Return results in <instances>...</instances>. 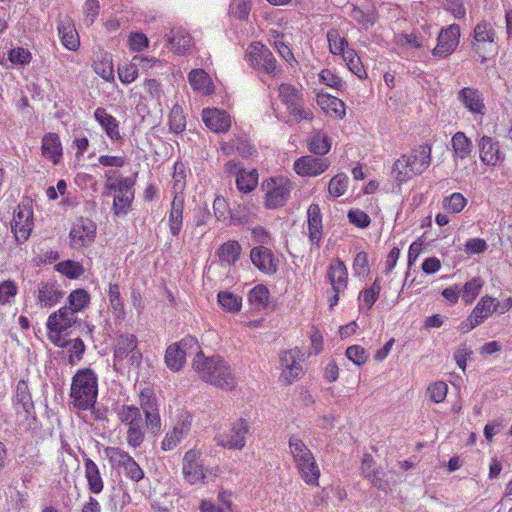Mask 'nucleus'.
<instances>
[{
  "mask_svg": "<svg viewBox=\"0 0 512 512\" xmlns=\"http://www.w3.org/2000/svg\"><path fill=\"white\" fill-rule=\"evenodd\" d=\"M192 366L199 377L207 383L225 390H232L236 385L229 366L219 356L205 357L203 352H198Z\"/></svg>",
  "mask_w": 512,
  "mask_h": 512,
  "instance_id": "obj_1",
  "label": "nucleus"
},
{
  "mask_svg": "<svg viewBox=\"0 0 512 512\" xmlns=\"http://www.w3.org/2000/svg\"><path fill=\"white\" fill-rule=\"evenodd\" d=\"M431 147L419 145L397 159L392 167V177L403 184L416 175L422 174L431 164Z\"/></svg>",
  "mask_w": 512,
  "mask_h": 512,
  "instance_id": "obj_2",
  "label": "nucleus"
},
{
  "mask_svg": "<svg viewBox=\"0 0 512 512\" xmlns=\"http://www.w3.org/2000/svg\"><path fill=\"white\" fill-rule=\"evenodd\" d=\"M98 396V377L90 368H83L72 378L71 403L78 410L87 411L94 407Z\"/></svg>",
  "mask_w": 512,
  "mask_h": 512,
  "instance_id": "obj_3",
  "label": "nucleus"
},
{
  "mask_svg": "<svg viewBox=\"0 0 512 512\" xmlns=\"http://www.w3.org/2000/svg\"><path fill=\"white\" fill-rule=\"evenodd\" d=\"M289 448L303 481L308 485H318L320 469L311 450L296 435L289 438Z\"/></svg>",
  "mask_w": 512,
  "mask_h": 512,
  "instance_id": "obj_4",
  "label": "nucleus"
},
{
  "mask_svg": "<svg viewBox=\"0 0 512 512\" xmlns=\"http://www.w3.org/2000/svg\"><path fill=\"white\" fill-rule=\"evenodd\" d=\"M120 422L128 427L126 440L130 447H139L145 439L146 421L141 410L134 405H122L117 413Z\"/></svg>",
  "mask_w": 512,
  "mask_h": 512,
  "instance_id": "obj_5",
  "label": "nucleus"
},
{
  "mask_svg": "<svg viewBox=\"0 0 512 512\" xmlns=\"http://www.w3.org/2000/svg\"><path fill=\"white\" fill-rule=\"evenodd\" d=\"M279 98L295 122L311 120L313 114L304 108L302 94L291 84L283 83L278 88Z\"/></svg>",
  "mask_w": 512,
  "mask_h": 512,
  "instance_id": "obj_6",
  "label": "nucleus"
},
{
  "mask_svg": "<svg viewBox=\"0 0 512 512\" xmlns=\"http://www.w3.org/2000/svg\"><path fill=\"white\" fill-rule=\"evenodd\" d=\"M266 194L265 205L269 209L284 206L290 198L293 183L285 177H275L263 183Z\"/></svg>",
  "mask_w": 512,
  "mask_h": 512,
  "instance_id": "obj_7",
  "label": "nucleus"
},
{
  "mask_svg": "<svg viewBox=\"0 0 512 512\" xmlns=\"http://www.w3.org/2000/svg\"><path fill=\"white\" fill-rule=\"evenodd\" d=\"M495 30L491 23L482 21L474 28L472 50L479 56L481 63L487 60V56L496 52Z\"/></svg>",
  "mask_w": 512,
  "mask_h": 512,
  "instance_id": "obj_8",
  "label": "nucleus"
},
{
  "mask_svg": "<svg viewBox=\"0 0 512 512\" xmlns=\"http://www.w3.org/2000/svg\"><path fill=\"white\" fill-rule=\"evenodd\" d=\"M279 361L282 369L280 381L283 384L290 385L300 378L303 373L302 363L304 361V354L298 348L281 352Z\"/></svg>",
  "mask_w": 512,
  "mask_h": 512,
  "instance_id": "obj_9",
  "label": "nucleus"
},
{
  "mask_svg": "<svg viewBox=\"0 0 512 512\" xmlns=\"http://www.w3.org/2000/svg\"><path fill=\"white\" fill-rule=\"evenodd\" d=\"M182 473L185 481L191 485L205 482L206 471L202 454L199 450L190 449L184 454L182 459Z\"/></svg>",
  "mask_w": 512,
  "mask_h": 512,
  "instance_id": "obj_10",
  "label": "nucleus"
},
{
  "mask_svg": "<svg viewBox=\"0 0 512 512\" xmlns=\"http://www.w3.org/2000/svg\"><path fill=\"white\" fill-rule=\"evenodd\" d=\"M105 453L111 462L124 469L125 475L133 482L144 478V471L128 452L119 447H107Z\"/></svg>",
  "mask_w": 512,
  "mask_h": 512,
  "instance_id": "obj_11",
  "label": "nucleus"
},
{
  "mask_svg": "<svg viewBox=\"0 0 512 512\" xmlns=\"http://www.w3.org/2000/svg\"><path fill=\"white\" fill-rule=\"evenodd\" d=\"M248 56L252 66L263 70L269 75L275 76L280 71L273 53L259 42L250 45Z\"/></svg>",
  "mask_w": 512,
  "mask_h": 512,
  "instance_id": "obj_12",
  "label": "nucleus"
},
{
  "mask_svg": "<svg viewBox=\"0 0 512 512\" xmlns=\"http://www.w3.org/2000/svg\"><path fill=\"white\" fill-rule=\"evenodd\" d=\"M96 235V224L88 218L77 219L69 233L73 248L79 249L93 243Z\"/></svg>",
  "mask_w": 512,
  "mask_h": 512,
  "instance_id": "obj_13",
  "label": "nucleus"
},
{
  "mask_svg": "<svg viewBox=\"0 0 512 512\" xmlns=\"http://www.w3.org/2000/svg\"><path fill=\"white\" fill-rule=\"evenodd\" d=\"M460 27L457 24H451L442 29L437 38V45L432 50V55L438 58H445L451 55L459 44Z\"/></svg>",
  "mask_w": 512,
  "mask_h": 512,
  "instance_id": "obj_14",
  "label": "nucleus"
},
{
  "mask_svg": "<svg viewBox=\"0 0 512 512\" xmlns=\"http://www.w3.org/2000/svg\"><path fill=\"white\" fill-rule=\"evenodd\" d=\"M140 407L146 419V427L156 434L161 428V419L158 413L156 398L152 390L144 389L139 395Z\"/></svg>",
  "mask_w": 512,
  "mask_h": 512,
  "instance_id": "obj_15",
  "label": "nucleus"
},
{
  "mask_svg": "<svg viewBox=\"0 0 512 512\" xmlns=\"http://www.w3.org/2000/svg\"><path fill=\"white\" fill-rule=\"evenodd\" d=\"M32 217V210L25 205H19L15 210L11 229L17 242L23 243L29 238L33 225Z\"/></svg>",
  "mask_w": 512,
  "mask_h": 512,
  "instance_id": "obj_16",
  "label": "nucleus"
},
{
  "mask_svg": "<svg viewBox=\"0 0 512 512\" xmlns=\"http://www.w3.org/2000/svg\"><path fill=\"white\" fill-rule=\"evenodd\" d=\"M249 432L248 422L241 418L234 423L227 435H219L217 444L228 449H242L246 443V435Z\"/></svg>",
  "mask_w": 512,
  "mask_h": 512,
  "instance_id": "obj_17",
  "label": "nucleus"
},
{
  "mask_svg": "<svg viewBox=\"0 0 512 512\" xmlns=\"http://www.w3.org/2000/svg\"><path fill=\"white\" fill-rule=\"evenodd\" d=\"M480 160L485 165L495 166L505 160V154L500 150L499 141L483 135L478 141Z\"/></svg>",
  "mask_w": 512,
  "mask_h": 512,
  "instance_id": "obj_18",
  "label": "nucleus"
},
{
  "mask_svg": "<svg viewBox=\"0 0 512 512\" xmlns=\"http://www.w3.org/2000/svg\"><path fill=\"white\" fill-rule=\"evenodd\" d=\"M191 416L188 413H182L172 431L167 433L161 445L164 451L174 449L190 432Z\"/></svg>",
  "mask_w": 512,
  "mask_h": 512,
  "instance_id": "obj_19",
  "label": "nucleus"
},
{
  "mask_svg": "<svg viewBox=\"0 0 512 512\" xmlns=\"http://www.w3.org/2000/svg\"><path fill=\"white\" fill-rule=\"evenodd\" d=\"M330 166L327 158L302 156L294 162V170L300 176H317L325 172Z\"/></svg>",
  "mask_w": 512,
  "mask_h": 512,
  "instance_id": "obj_20",
  "label": "nucleus"
},
{
  "mask_svg": "<svg viewBox=\"0 0 512 512\" xmlns=\"http://www.w3.org/2000/svg\"><path fill=\"white\" fill-rule=\"evenodd\" d=\"M250 258L252 263L266 274H274L278 269L277 260L270 249L264 246L254 247L251 250Z\"/></svg>",
  "mask_w": 512,
  "mask_h": 512,
  "instance_id": "obj_21",
  "label": "nucleus"
},
{
  "mask_svg": "<svg viewBox=\"0 0 512 512\" xmlns=\"http://www.w3.org/2000/svg\"><path fill=\"white\" fill-rule=\"evenodd\" d=\"M459 102L473 114H485L484 98L478 89L465 87L457 93Z\"/></svg>",
  "mask_w": 512,
  "mask_h": 512,
  "instance_id": "obj_22",
  "label": "nucleus"
},
{
  "mask_svg": "<svg viewBox=\"0 0 512 512\" xmlns=\"http://www.w3.org/2000/svg\"><path fill=\"white\" fill-rule=\"evenodd\" d=\"M202 119L205 125L215 133H224L231 127V117L224 110L205 109Z\"/></svg>",
  "mask_w": 512,
  "mask_h": 512,
  "instance_id": "obj_23",
  "label": "nucleus"
},
{
  "mask_svg": "<svg viewBox=\"0 0 512 512\" xmlns=\"http://www.w3.org/2000/svg\"><path fill=\"white\" fill-rule=\"evenodd\" d=\"M77 321L76 313L66 306L52 313L47 320V327H52L57 332H65Z\"/></svg>",
  "mask_w": 512,
  "mask_h": 512,
  "instance_id": "obj_24",
  "label": "nucleus"
},
{
  "mask_svg": "<svg viewBox=\"0 0 512 512\" xmlns=\"http://www.w3.org/2000/svg\"><path fill=\"white\" fill-rule=\"evenodd\" d=\"M348 273L344 262L337 259L333 261L327 273V277L334 292H343L347 286Z\"/></svg>",
  "mask_w": 512,
  "mask_h": 512,
  "instance_id": "obj_25",
  "label": "nucleus"
},
{
  "mask_svg": "<svg viewBox=\"0 0 512 512\" xmlns=\"http://www.w3.org/2000/svg\"><path fill=\"white\" fill-rule=\"evenodd\" d=\"M309 239L319 247L322 237V215L318 204H311L307 211Z\"/></svg>",
  "mask_w": 512,
  "mask_h": 512,
  "instance_id": "obj_26",
  "label": "nucleus"
},
{
  "mask_svg": "<svg viewBox=\"0 0 512 512\" xmlns=\"http://www.w3.org/2000/svg\"><path fill=\"white\" fill-rule=\"evenodd\" d=\"M63 297V292L54 282H42L38 286L37 300L43 307L56 305Z\"/></svg>",
  "mask_w": 512,
  "mask_h": 512,
  "instance_id": "obj_27",
  "label": "nucleus"
},
{
  "mask_svg": "<svg viewBox=\"0 0 512 512\" xmlns=\"http://www.w3.org/2000/svg\"><path fill=\"white\" fill-rule=\"evenodd\" d=\"M85 478L88 489L93 494H99L103 491L104 482L98 465L90 458H84Z\"/></svg>",
  "mask_w": 512,
  "mask_h": 512,
  "instance_id": "obj_28",
  "label": "nucleus"
},
{
  "mask_svg": "<svg viewBox=\"0 0 512 512\" xmlns=\"http://www.w3.org/2000/svg\"><path fill=\"white\" fill-rule=\"evenodd\" d=\"M58 32L62 44L68 50L75 51L78 49L80 44L79 36L71 19L65 18L61 20L58 24Z\"/></svg>",
  "mask_w": 512,
  "mask_h": 512,
  "instance_id": "obj_29",
  "label": "nucleus"
},
{
  "mask_svg": "<svg viewBox=\"0 0 512 512\" xmlns=\"http://www.w3.org/2000/svg\"><path fill=\"white\" fill-rule=\"evenodd\" d=\"M183 209V196H174V199L171 203L168 222L170 233L175 237L179 235L183 226Z\"/></svg>",
  "mask_w": 512,
  "mask_h": 512,
  "instance_id": "obj_30",
  "label": "nucleus"
},
{
  "mask_svg": "<svg viewBox=\"0 0 512 512\" xmlns=\"http://www.w3.org/2000/svg\"><path fill=\"white\" fill-rule=\"evenodd\" d=\"M171 49L177 54L187 53L192 45V38L189 33L182 28H173L168 37Z\"/></svg>",
  "mask_w": 512,
  "mask_h": 512,
  "instance_id": "obj_31",
  "label": "nucleus"
},
{
  "mask_svg": "<svg viewBox=\"0 0 512 512\" xmlns=\"http://www.w3.org/2000/svg\"><path fill=\"white\" fill-rule=\"evenodd\" d=\"M498 302L495 298L485 296L477 303L471 312V318L474 320L473 324H481L491 316L497 309Z\"/></svg>",
  "mask_w": 512,
  "mask_h": 512,
  "instance_id": "obj_32",
  "label": "nucleus"
},
{
  "mask_svg": "<svg viewBox=\"0 0 512 512\" xmlns=\"http://www.w3.org/2000/svg\"><path fill=\"white\" fill-rule=\"evenodd\" d=\"M94 117L110 139L118 140L121 138L116 118L108 114L104 108L98 107L94 112Z\"/></svg>",
  "mask_w": 512,
  "mask_h": 512,
  "instance_id": "obj_33",
  "label": "nucleus"
},
{
  "mask_svg": "<svg viewBox=\"0 0 512 512\" xmlns=\"http://www.w3.org/2000/svg\"><path fill=\"white\" fill-rule=\"evenodd\" d=\"M43 155L57 164L62 155V148L59 137L55 133H48L42 139Z\"/></svg>",
  "mask_w": 512,
  "mask_h": 512,
  "instance_id": "obj_34",
  "label": "nucleus"
},
{
  "mask_svg": "<svg viewBox=\"0 0 512 512\" xmlns=\"http://www.w3.org/2000/svg\"><path fill=\"white\" fill-rule=\"evenodd\" d=\"M147 58L135 56L129 63H124L118 67V76L123 84H130L138 77V66L140 63L149 62Z\"/></svg>",
  "mask_w": 512,
  "mask_h": 512,
  "instance_id": "obj_35",
  "label": "nucleus"
},
{
  "mask_svg": "<svg viewBox=\"0 0 512 512\" xmlns=\"http://www.w3.org/2000/svg\"><path fill=\"white\" fill-rule=\"evenodd\" d=\"M309 151L315 155H325L331 148L330 138L322 131L311 133L308 142Z\"/></svg>",
  "mask_w": 512,
  "mask_h": 512,
  "instance_id": "obj_36",
  "label": "nucleus"
},
{
  "mask_svg": "<svg viewBox=\"0 0 512 512\" xmlns=\"http://www.w3.org/2000/svg\"><path fill=\"white\" fill-rule=\"evenodd\" d=\"M137 348V338L133 334L121 335L114 351L116 360L126 359Z\"/></svg>",
  "mask_w": 512,
  "mask_h": 512,
  "instance_id": "obj_37",
  "label": "nucleus"
},
{
  "mask_svg": "<svg viewBox=\"0 0 512 512\" xmlns=\"http://www.w3.org/2000/svg\"><path fill=\"white\" fill-rule=\"evenodd\" d=\"M427 39L420 31L413 30L411 33H403L396 37L397 45L419 49L427 45Z\"/></svg>",
  "mask_w": 512,
  "mask_h": 512,
  "instance_id": "obj_38",
  "label": "nucleus"
},
{
  "mask_svg": "<svg viewBox=\"0 0 512 512\" xmlns=\"http://www.w3.org/2000/svg\"><path fill=\"white\" fill-rule=\"evenodd\" d=\"M452 147L455 155L464 159L472 152L473 144L463 132H456L452 137Z\"/></svg>",
  "mask_w": 512,
  "mask_h": 512,
  "instance_id": "obj_39",
  "label": "nucleus"
},
{
  "mask_svg": "<svg viewBox=\"0 0 512 512\" xmlns=\"http://www.w3.org/2000/svg\"><path fill=\"white\" fill-rule=\"evenodd\" d=\"M241 253V246L237 241L231 240L220 246L218 249V256L221 261L228 264L235 263Z\"/></svg>",
  "mask_w": 512,
  "mask_h": 512,
  "instance_id": "obj_40",
  "label": "nucleus"
},
{
  "mask_svg": "<svg viewBox=\"0 0 512 512\" xmlns=\"http://www.w3.org/2000/svg\"><path fill=\"white\" fill-rule=\"evenodd\" d=\"M186 356L176 344L170 345L165 353V363L167 367L173 371H179L184 363Z\"/></svg>",
  "mask_w": 512,
  "mask_h": 512,
  "instance_id": "obj_41",
  "label": "nucleus"
},
{
  "mask_svg": "<svg viewBox=\"0 0 512 512\" xmlns=\"http://www.w3.org/2000/svg\"><path fill=\"white\" fill-rule=\"evenodd\" d=\"M258 183V174L255 170L246 172L240 170L237 173L236 185L239 191L248 193L256 188Z\"/></svg>",
  "mask_w": 512,
  "mask_h": 512,
  "instance_id": "obj_42",
  "label": "nucleus"
},
{
  "mask_svg": "<svg viewBox=\"0 0 512 512\" xmlns=\"http://www.w3.org/2000/svg\"><path fill=\"white\" fill-rule=\"evenodd\" d=\"M90 302V295L85 289H77L70 293L68 296L67 308L73 310L74 313L82 311L88 306Z\"/></svg>",
  "mask_w": 512,
  "mask_h": 512,
  "instance_id": "obj_43",
  "label": "nucleus"
},
{
  "mask_svg": "<svg viewBox=\"0 0 512 512\" xmlns=\"http://www.w3.org/2000/svg\"><path fill=\"white\" fill-rule=\"evenodd\" d=\"M373 462L374 461H373L372 455L364 454L362 463H361L362 473H363L364 477L369 479L375 487H377L379 489H385V483L378 476L379 472L376 470H371Z\"/></svg>",
  "mask_w": 512,
  "mask_h": 512,
  "instance_id": "obj_44",
  "label": "nucleus"
},
{
  "mask_svg": "<svg viewBox=\"0 0 512 512\" xmlns=\"http://www.w3.org/2000/svg\"><path fill=\"white\" fill-rule=\"evenodd\" d=\"M329 50L334 55H342L349 50L348 41L342 37L338 30L331 29L327 32Z\"/></svg>",
  "mask_w": 512,
  "mask_h": 512,
  "instance_id": "obj_45",
  "label": "nucleus"
},
{
  "mask_svg": "<svg viewBox=\"0 0 512 512\" xmlns=\"http://www.w3.org/2000/svg\"><path fill=\"white\" fill-rule=\"evenodd\" d=\"M269 298V290L266 286L259 284L252 288L248 294V301L257 310L266 307Z\"/></svg>",
  "mask_w": 512,
  "mask_h": 512,
  "instance_id": "obj_46",
  "label": "nucleus"
},
{
  "mask_svg": "<svg viewBox=\"0 0 512 512\" xmlns=\"http://www.w3.org/2000/svg\"><path fill=\"white\" fill-rule=\"evenodd\" d=\"M218 303L228 312H239L242 306V298L229 291L218 293Z\"/></svg>",
  "mask_w": 512,
  "mask_h": 512,
  "instance_id": "obj_47",
  "label": "nucleus"
},
{
  "mask_svg": "<svg viewBox=\"0 0 512 512\" xmlns=\"http://www.w3.org/2000/svg\"><path fill=\"white\" fill-rule=\"evenodd\" d=\"M344 61L346 62L349 70L359 78L366 76V71L361 63L360 57L356 54L355 50L349 49L342 54Z\"/></svg>",
  "mask_w": 512,
  "mask_h": 512,
  "instance_id": "obj_48",
  "label": "nucleus"
},
{
  "mask_svg": "<svg viewBox=\"0 0 512 512\" xmlns=\"http://www.w3.org/2000/svg\"><path fill=\"white\" fill-rule=\"evenodd\" d=\"M169 128L173 133L179 134L186 128V119L179 105H174L169 114Z\"/></svg>",
  "mask_w": 512,
  "mask_h": 512,
  "instance_id": "obj_49",
  "label": "nucleus"
},
{
  "mask_svg": "<svg viewBox=\"0 0 512 512\" xmlns=\"http://www.w3.org/2000/svg\"><path fill=\"white\" fill-rule=\"evenodd\" d=\"M56 270L70 279L79 278L84 273L83 266L75 261H62L55 266Z\"/></svg>",
  "mask_w": 512,
  "mask_h": 512,
  "instance_id": "obj_50",
  "label": "nucleus"
},
{
  "mask_svg": "<svg viewBox=\"0 0 512 512\" xmlns=\"http://www.w3.org/2000/svg\"><path fill=\"white\" fill-rule=\"evenodd\" d=\"M110 305L117 317H123L125 314L124 303L120 295L119 285L116 283L109 284L108 290Z\"/></svg>",
  "mask_w": 512,
  "mask_h": 512,
  "instance_id": "obj_51",
  "label": "nucleus"
},
{
  "mask_svg": "<svg viewBox=\"0 0 512 512\" xmlns=\"http://www.w3.org/2000/svg\"><path fill=\"white\" fill-rule=\"evenodd\" d=\"M173 193L174 196H183V190L186 185V172L185 166L182 162H176L174 165L173 173Z\"/></svg>",
  "mask_w": 512,
  "mask_h": 512,
  "instance_id": "obj_52",
  "label": "nucleus"
},
{
  "mask_svg": "<svg viewBox=\"0 0 512 512\" xmlns=\"http://www.w3.org/2000/svg\"><path fill=\"white\" fill-rule=\"evenodd\" d=\"M466 205L467 199L459 192H455L443 200L444 209L454 214L460 213Z\"/></svg>",
  "mask_w": 512,
  "mask_h": 512,
  "instance_id": "obj_53",
  "label": "nucleus"
},
{
  "mask_svg": "<svg viewBox=\"0 0 512 512\" xmlns=\"http://www.w3.org/2000/svg\"><path fill=\"white\" fill-rule=\"evenodd\" d=\"M348 186V177L344 173L335 175L329 182L328 192L334 197H340L344 195Z\"/></svg>",
  "mask_w": 512,
  "mask_h": 512,
  "instance_id": "obj_54",
  "label": "nucleus"
},
{
  "mask_svg": "<svg viewBox=\"0 0 512 512\" xmlns=\"http://www.w3.org/2000/svg\"><path fill=\"white\" fill-rule=\"evenodd\" d=\"M483 286V281L480 277H475L470 281L466 282L463 286L462 298L466 303H471L479 294L480 289Z\"/></svg>",
  "mask_w": 512,
  "mask_h": 512,
  "instance_id": "obj_55",
  "label": "nucleus"
},
{
  "mask_svg": "<svg viewBox=\"0 0 512 512\" xmlns=\"http://www.w3.org/2000/svg\"><path fill=\"white\" fill-rule=\"evenodd\" d=\"M251 11V2L248 0H233L230 4V14L241 21L247 20Z\"/></svg>",
  "mask_w": 512,
  "mask_h": 512,
  "instance_id": "obj_56",
  "label": "nucleus"
},
{
  "mask_svg": "<svg viewBox=\"0 0 512 512\" xmlns=\"http://www.w3.org/2000/svg\"><path fill=\"white\" fill-rule=\"evenodd\" d=\"M188 80L194 90L202 91L209 82V76L202 69H194L189 73Z\"/></svg>",
  "mask_w": 512,
  "mask_h": 512,
  "instance_id": "obj_57",
  "label": "nucleus"
},
{
  "mask_svg": "<svg viewBox=\"0 0 512 512\" xmlns=\"http://www.w3.org/2000/svg\"><path fill=\"white\" fill-rule=\"evenodd\" d=\"M16 401L22 406L26 413H29L30 410L33 409V402L24 381H20L17 385Z\"/></svg>",
  "mask_w": 512,
  "mask_h": 512,
  "instance_id": "obj_58",
  "label": "nucleus"
},
{
  "mask_svg": "<svg viewBox=\"0 0 512 512\" xmlns=\"http://www.w3.org/2000/svg\"><path fill=\"white\" fill-rule=\"evenodd\" d=\"M8 59L13 64L27 65L32 59V55L28 49L17 47L8 52Z\"/></svg>",
  "mask_w": 512,
  "mask_h": 512,
  "instance_id": "obj_59",
  "label": "nucleus"
},
{
  "mask_svg": "<svg viewBox=\"0 0 512 512\" xmlns=\"http://www.w3.org/2000/svg\"><path fill=\"white\" fill-rule=\"evenodd\" d=\"M134 199V193L117 194L114 198L113 209L116 215L126 214Z\"/></svg>",
  "mask_w": 512,
  "mask_h": 512,
  "instance_id": "obj_60",
  "label": "nucleus"
},
{
  "mask_svg": "<svg viewBox=\"0 0 512 512\" xmlns=\"http://www.w3.org/2000/svg\"><path fill=\"white\" fill-rule=\"evenodd\" d=\"M443 8L453 15L456 19H461L466 14L462 0H439Z\"/></svg>",
  "mask_w": 512,
  "mask_h": 512,
  "instance_id": "obj_61",
  "label": "nucleus"
},
{
  "mask_svg": "<svg viewBox=\"0 0 512 512\" xmlns=\"http://www.w3.org/2000/svg\"><path fill=\"white\" fill-rule=\"evenodd\" d=\"M175 344L180 350H182L185 356L190 354H195L196 356L198 352H202L197 338L190 335L184 337L181 341Z\"/></svg>",
  "mask_w": 512,
  "mask_h": 512,
  "instance_id": "obj_62",
  "label": "nucleus"
},
{
  "mask_svg": "<svg viewBox=\"0 0 512 512\" xmlns=\"http://www.w3.org/2000/svg\"><path fill=\"white\" fill-rule=\"evenodd\" d=\"M346 356L357 366L363 365L368 359L365 349L360 345L349 346L346 349Z\"/></svg>",
  "mask_w": 512,
  "mask_h": 512,
  "instance_id": "obj_63",
  "label": "nucleus"
},
{
  "mask_svg": "<svg viewBox=\"0 0 512 512\" xmlns=\"http://www.w3.org/2000/svg\"><path fill=\"white\" fill-rule=\"evenodd\" d=\"M448 387L442 381L435 382L427 389L430 399L435 403H441L445 400Z\"/></svg>",
  "mask_w": 512,
  "mask_h": 512,
  "instance_id": "obj_64",
  "label": "nucleus"
}]
</instances>
